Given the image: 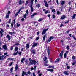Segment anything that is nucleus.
Instances as JSON below:
<instances>
[{
  "instance_id": "2f4dec72",
  "label": "nucleus",
  "mask_w": 76,
  "mask_h": 76,
  "mask_svg": "<svg viewBox=\"0 0 76 76\" xmlns=\"http://www.w3.org/2000/svg\"><path fill=\"white\" fill-rule=\"evenodd\" d=\"M43 60H44V61H45V60H47V58L46 57H44L43 58Z\"/></svg>"
},
{
  "instance_id": "bb28decb",
  "label": "nucleus",
  "mask_w": 76,
  "mask_h": 76,
  "mask_svg": "<svg viewBox=\"0 0 76 76\" xmlns=\"http://www.w3.org/2000/svg\"><path fill=\"white\" fill-rule=\"evenodd\" d=\"M47 52L48 53V55H50V48H49V47H48V48L47 49Z\"/></svg>"
},
{
  "instance_id": "680f3d73",
  "label": "nucleus",
  "mask_w": 76,
  "mask_h": 76,
  "mask_svg": "<svg viewBox=\"0 0 76 76\" xmlns=\"http://www.w3.org/2000/svg\"><path fill=\"white\" fill-rule=\"evenodd\" d=\"M15 20L16 19H15L13 20L14 24H15V23H16V21H15Z\"/></svg>"
},
{
  "instance_id": "49530a36",
  "label": "nucleus",
  "mask_w": 76,
  "mask_h": 76,
  "mask_svg": "<svg viewBox=\"0 0 76 76\" xmlns=\"http://www.w3.org/2000/svg\"><path fill=\"white\" fill-rule=\"evenodd\" d=\"M45 6H46V7H48V4H47V3H45Z\"/></svg>"
},
{
  "instance_id": "a18cd8bd",
  "label": "nucleus",
  "mask_w": 76,
  "mask_h": 76,
  "mask_svg": "<svg viewBox=\"0 0 76 76\" xmlns=\"http://www.w3.org/2000/svg\"><path fill=\"white\" fill-rule=\"evenodd\" d=\"M72 37L73 38H74V39H75V40H76V37H75V36H72Z\"/></svg>"
},
{
  "instance_id": "e433bc0d",
  "label": "nucleus",
  "mask_w": 76,
  "mask_h": 76,
  "mask_svg": "<svg viewBox=\"0 0 76 76\" xmlns=\"http://www.w3.org/2000/svg\"><path fill=\"white\" fill-rule=\"evenodd\" d=\"M31 8V12H33L34 11V9H33V7H30Z\"/></svg>"
},
{
  "instance_id": "a878e982",
  "label": "nucleus",
  "mask_w": 76,
  "mask_h": 76,
  "mask_svg": "<svg viewBox=\"0 0 76 76\" xmlns=\"http://www.w3.org/2000/svg\"><path fill=\"white\" fill-rule=\"evenodd\" d=\"M42 20H43V19H42V18H40L39 20H38V21L39 22H40L41 21H42Z\"/></svg>"
},
{
  "instance_id": "c03bdc74",
  "label": "nucleus",
  "mask_w": 76,
  "mask_h": 76,
  "mask_svg": "<svg viewBox=\"0 0 76 76\" xmlns=\"http://www.w3.org/2000/svg\"><path fill=\"white\" fill-rule=\"evenodd\" d=\"M39 37H37L36 39V41H38V40L39 39Z\"/></svg>"
},
{
  "instance_id": "f03ea898",
  "label": "nucleus",
  "mask_w": 76,
  "mask_h": 76,
  "mask_svg": "<svg viewBox=\"0 0 76 76\" xmlns=\"http://www.w3.org/2000/svg\"><path fill=\"white\" fill-rule=\"evenodd\" d=\"M48 29V28L46 29H44L42 32V35H44L45 33H46V32L47 31Z\"/></svg>"
},
{
  "instance_id": "4d7b16f0",
  "label": "nucleus",
  "mask_w": 76,
  "mask_h": 76,
  "mask_svg": "<svg viewBox=\"0 0 76 76\" xmlns=\"http://www.w3.org/2000/svg\"><path fill=\"white\" fill-rule=\"evenodd\" d=\"M64 58H66V53H65L64 55Z\"/></svg>"
},
{
  "instance_id": "603ef678",
  "label": "nucleus",
  "mask_w": 76,
  "mask_h": 76,
  "mask_svg": "<svg viewBox=\"0 0 76 76\" xmlns=\"http://www.w3.org/2000/svg\"><path fill=\"white\" fill-rule=\"evenodd\" d=\"M13 47H11L10 49V50H11V51H12V50H13Z\"/></svg>"
},
{
  "instance_id": "393cba45",
  "label": "nucleus",
  "mask_w": 76,
  "mask_h": 76,
  "mask_svg": "<svg viewBox=\"0 0 76 76\" xmlns=\"http://www.w3.org/2000/svg\"><path fill=\"white\" fill-rule=\"evenodd\" d=\"M65 3V1H62L61 3V5H62V6H63V4Z\"/></svg>"
},
{
  "instance_id": "4468645a",
  "label": "nucleus",
  "mask_w": 76,
  "mask_h": 76,
  "mask_svg": "<svg viewBox=\"0 0 76 76\" xmlns=\"http://www.w3.org/2000/svg\"><path fill=\"white\" fill-rule=\"evenodd\" d=\"M19 49V48H18V47H16L15 49V51H18V50Z\"/></svg>"
},
{
  "instance_id": "3c124183",
  "label": "nucleus",
  "mask_w": 76,
  "mask_h": 76,
  "mask_svg": "<svg viewBox=\"0 0 76 76\" xmlns=\"http://www.w3.org/2000/svg\"><path fill=\"white\" fill-rule=\"evenodd\" d=\"M15 45H20V44L19 43H16L15 44Z\"/></svg>"
},
{
  "instance_id": "20e7f679",
  "label": "nucleus",
  "mask_w": 76,
  "mask_h": 76,
  "mask_svg": "<svg viewBox=\"0 0 76 76\" xmlns=\"http://www.w3.org/2000/svg\"><path fill=\"white\" fill-rule=\"evenodd\" d=\"M69 71H64L63 72L64 74L65 75H69V72H68Z\"/></svg>"
},
{
  "instance_id": "f704fd0d",
  "label": "nucleus",
  "mask_w": 76,
  "mask_h": 76,
  "mask_svg": "<svg viewBox=\"0 0 76 76\" xmlns=\"http://www.w3.org/2000/svg\"><path fill=\"white\" fill-rule=\"evenodd\" d=\"M18 51H17L16 53H14L13 55H14V56H16V55H17V54H18Z\"/></svg>"
},
{
  "instance_id": "dca6fc26",
  "label": "nucleus",
  "mask_w": 76,
  "mask_h": 76,
  "mask_svg": "<svg viewBox=\"0 0 76 76\" xmlns=\"http://www.w3.org/2000/svg\"><path fill=\"white\" fill-rule=\"evenodd\" d=\"M35 15H37V13H35L33 14V15H32L31 17L32 18H33L34 17V16H35Z\"/></svg>"
},
{
  "instance_id": "774afa93",
  "label": "nucleus",
  "mask_w": 76,
  "mask_h": 76,
  "mask_svg": "<svg viewBox=\"0 0 76 76\" xmlns=\"http://www.w3.org/2000/svg\"><path fill=\"white\" fill-rule=\"evenodd\" d=\"M63 24H61L60 25V27H62V26H63Z\"/></svg>"
},
{
  "instance_id": "79ce46f5",
  "label": "nucleus",
  "mask_w": 76,
  "mask_h": 76,
  "mask_svg": "<svg viewBox=\"0 0 76 76\" xmlns=\"http://www.w3.org/2000/svg\"><path fill=\"white\" fill-rule=\"evenodd\" d=\"M23 61H24V58H22L21 61V63H23Z\"/></svg>"
},
{
  "instance_id": "6e6552de",
  "label": "nucleus",
  "mask_w": 76,
  "mask_h": 76,
  "mask_svg": "<svg viewBox=\"0 0 76 76\" xmlns=\"http://www.w3.org/2000/svg\"><path fill=\"white\" fill-rule=\"evenodd\" d=\"M7 37L8 38L9 41H10L11 39L10 38V36L9 35H7Z\"/></svg>"
},
{
  "instance_id": "8fccbe9b",
  "label": "nucleus",
  "mask_w": 76,
  "mask_h": 76,
  "mask_svg": "<svg viewBox=\"0 0 76 76\" xmlns=\"http://www.w3.org/2000/svg\"><path fill=\"white\" fill-rule=\"evenodd\" d=\"M28 1H26V4H25V5L26 6V5H27L28 4Z\"/></svg>"
},
{
  "instance_id": "864d4df0",
  "label": "nucleus",
  "mask_w": 76,
  "mask_h": 76,
  "mask_svg": "<svg viewBox=\"0 0 76 76\" xmlns=\"http://www.w3.org/2000/svg\"><path fill=\"white\" fill-rule=\"evenodd\" d=\"M71 2V1H69L68 2V4L69 5H70V4H72V3Z\"/></svg>"
},
{
  "instance_id": "412c9836",
  "label": "nucleus",
  "mask_w": 76,
  "mask_h": 76,
  "mask_svg": "<svg viewBox=\"0 0 76 76\" xmlns=\"http://www.w3.org/2000/svg\"><path fill=\"white\" fill-rule=\"evenodd\" d=\"M27 48H29V45L28 44H27L26 45Z\"/></svg>"
},
{
  "instance_id": "6e6d98bb",
  "label": "nucleus",
  "mask_w": 76,
  "mask_h": 76,
  "mask_svg": "<svg viewBox=\"0 0 76 76\" xmlns=\"http://www.w3.org/2000/svg\"><path fill=\"white\" fill-rule=\"evenodd\" d=\"M1 30V32H2V33H3V32H4V31H3V29L1 28H0Z\"/></svg>"
},
{
  "instance_id": "e2e57ef3",
  "label": "nucleus",
  "mask_w": 76,
  "mask_h": 76,
  "mask_svg": "<svg viewBox=\"0 0 76 76\" xmlns=\"http://www.w3.org/2000/svg\"><path fill=\"white\" fill-rule=\"evenodd\" d=\"M69 21H66L65 22V24L67 23H69Z\"/></svg>"
},
{
  "instance_id": "0e129e2a",
  "label": "nucleus",
  "mask_w": 76,
  "mask_h": 76,
  "mask_svg": "<svg viewBox=\"0 0 76 76\" xmlns=\"http://www.w3.org/2000/svg\"><path fill=\"white\" fill-rule=\"evenodd\" d=\"M21 20L22 21H24V20H25V19H24L23 18H22L21 19Z\"/></svg>"
},
{
  "instance_id": "58836bf2",
  "label": "nucleus",
  "mask_w": 76,
  "mask_h": 76,
  "mask_svg": "<svg viewBox=\"0 0 76 76\" xmlns=\"http://www.w3.org/2000/svg\"><path fill=\"white\" fill-rule=\"evenodd\" d=\"M13 61H12L11 62H10V64L9 65L10 66H12V64H13Z\"/></svg>"
},
{
  "instance_id": "cd10ccee",
  "label": "nucleus",
  "mask_w": 76,
  "mask_h": 76,
  "mask_svg": "<svg viewBox=\"0 0 76 76\" xmlns=\"http://www.w3.org/2000/svg\"><path fill=\"white\" fill-rule=\"evenodd\" d=\"M9 17V15H6V18H7V19H8V18Z\"/></svg>"
},
{
  "instance_id": "1a4fd4ad",
  "label": "nucleus",
  "mask_w": 76,
  "mask_h": 76,
  "mask_svg": "<svg viewBox=\"0 0 76 76\" xmlns=\"http://www.w3.org/2000/svg\"><path fill=\"white\" fill-rule=\"evenodd\" d=\"M19 4L20 5H21V4H22V3H24V1H22V0H20L19 1Z\"/></svg>"
},
{
  "instance_id": "7c9ffc66",
  "label": "nucleus",
  "mask_w": 76,
  "mask_h": 76,
  "mask_svg": "<svg viewBox=\"0 0 76 76\" xmlns=\"http://www.w3.org/2000/svg\"><path fill=\"white\" fill-rule=\"evenodd\" d=\"M54 66H49V68H52V69H54Z\"/></svg>"
},
{
  "instance_id": "f8f14e48",
  "label": "nucleus",
  "mask_w": 76,
  "mask_h": 76,
  "mask_svg": "<svg viewBox=\"0 0 76 76\" xmlns=\"http://www.w3.org/2000/svg\"><path fill=\"white\" fill-rule=\"evenodd\" d=\"M44 13L45 14H47V13H50V12L48 10H46L44 12Z\"/></svg>"
},
{
  "instance_id": "5fc2aeb1",
  "label": "nucleus",
  "mask_w": 76,
  "mask_h": 76,
  "mask_svg": "<svg viewBox=\"0 0 76 76\" xmlns=\"http://www.w3.org/2000/svg\"><path fill=\"white\" fill-rule=\"evenodd\" d=\"M52 12H53V13H54V12H55V9H53L52 10Z\"/></svg>"
},
{
  "instance_id": "c85d7f7f",
  "label": "nucleus",
  "mask_w": 76,
  "mask_h": 76,
  "mask_svg": "<svg viewBox=\"0 0 76 76\" xmlns=\"http://www.w3.org/2000/svg\"><path fill=\"white\" fill-rule=\"evenodd\" d=\"M27 16V14L26 13L24 15H23L24 18H26Z\"/></svg>"
},
{
  "instance_id": "f257e3e1",
  "label": "nucleus",
  "mask_w": 76,
  "mask_h": 76,
  "mask_svg": "<svg viewBox=\"0 0 76 76\" xmlns=\"http://www.w3.org/2000/svg\"><path fill=\"white\" fill-rule=\"evenodd\" d=\"M30 61V65H32V64H34V65H35L36 64H37V65H38V61H37V62H36V61L35 60H32L31 59H29Z\"/></svg>"
},
{
  "instance_id": "72a5a7b5",
  "label": "nucleus",
  "mask_w": 76,
  "mask_h": 76,
  "mask_svg": "<svg viewBox=\"0 0 76 76\" xmlns=\"http://www.w3.org/2000/svg\"><path fill=\"white\" fill-rule=\"evenodd\" d=\"M75 58H76V57H75L74 56H73L72 57V59H73V60H75Z\"/></svg>"
},
{
  "instance_id": "aec40b11",
  "label": "nucleus",
  "mask_w": 76,
  "mask_h": 76,
  "mask_svg": "<svg viewBox=\"0 0 76 76\" xmlns=\"http://www.w3.org/2000/svg\"><path fill=\"white\" fill-rule=\"evenodd\" d=\"M18 66L17 64L16 65L15 68V71H16L17 70H18Z\"/></svg>"
},
{
  "instance_id": "de8ad7c7",
  "label": "nucleus",
  "mask_w": 76,
  "mask_h": 76,
  "mask_svg": "<svg viewBox=\"0 0 76 76\" xmlns=\"http://www.w3.org/2000/svg\"><path fill=\"white\" fill-rule=\"evenodd\" d=\"M55 17H56L55 16V15H52V18H53V19H54V18H55Z\"/></svg>"
},
{
  "instance_id": "ddd939ff",
  "label": "nucleus",
  "mask_w": 76,
  "mask_h": 76,
  "mask_svg": "<svg viewBox=\"0 0 76 76\" xmlns=\"http://www.w3.org/2000/svg\"><path fill=\"white\" fill-rule=\"evenodd\" d=\"M24 75H28V74H26L25 72L23 71L22 73V76H24Z\"/></svg>"
},
{
  "instance_id": "bf43d9fd",
  "label": "nucleus",
  "mask_w": 76,
  "mask_h": 76,
  "mask_svg": "<svg viewBox=\"0 0 76 76\" xmlns=\"http://www.w3.org/2000/svg\"><path fill=\"white\" fill-rule=\"evenodd\" d=\"M18 13L17 12V13H16L15 15V16L16 17V16H18Z\"/></svg>"
},
{
  "instance_id": "0eeeda50",
  "label": "nucleus",
  "mask_w": 76,
  "mask_h": 76,
  "mask_svg": "<svg viewBox=\"0 0 76 76\" xmlns=\"http://www.w3.org/2000/svg\"><path fill=\"white\" fill-rule=\"evenodd\" d=\"M31 3L30 7H32V5H33V3H34V0H31Z\"/></svg>"
},
{
  "instance_id": "423d86ee",
  "label": "nucleus",
  "mask_w": 76,
  "mask_h": 76,
  "mask_svg": "<svg viewBox=\"0 0 76 76\" xmlns=\"http://www.w3.org/2000/svg\"><path fill=\"white\" fill-rule=\"evenodd\" d=\"M63 51H61V53L59 55V56L61 58H62L63 57Z\"/></svg>"
},
{
  "instance_id": "4be33fe9",
  "label": "nucleus",
  "mask_w": 76,
  "mask_h": 76,
  "mask_svg": "<svg viewBox=\"0 0 76 76\" xmlns=\"http://www.w3.org/2000/svg\"><path fill=\"white\" fill-rule=\"evenodd\" d=\"M76 14H74L72 17V19H75V16H76Z\"/></svg>"
},
{
  "instance_id": "2eb2a0df",
  "label": "nucleus",
  "mask_w": 76,
  "mask_h": 76,
  "mask_svg": "<svg viewBox=\"0 0 76 76\" xmlns=\"http://www.w3.org/2000/svg\"><path fill=\"white\" fill-rule=\"evenodd\" d=\"M8 60H12V61H13L15 59L14 58H9L7 59Z\"/></svg>"
},
{
  "instance_id": "473e14b6",
  "label": "nucleus",
  "mask_w": 76,
  "mask_h": 76,
  "mask_svg": "<svg viewBox=\"0 0 76 76\" xmlns=\"http://www.w3.org/2000/svg\"><path fill=\"white\" fill-rule=\"evenodd\" d=\"M22 8H21L19 10L18 12V13H20V11H21V10H22Z\"/></svg>"
},
{
  "instance_id": "69168bd1",
  "label": "nucleus",
  "mask_w": 76,
  "mask_h": 76,
  "mask_svg": "<svg viewBox=\"0 0 76 76\" xmlns=\"http://www.w3.org/2000/svg\"><path fill=\"white\" fill-rule=\"evenodd\" d=\"M57 14H58V15H60V11H58L57 12Z\"/></svg>"
},
{
  "instance_id": "09e8293b",
  "label": "nucleus",
  "mask_w": 76,
  "mask_h": 76,
  "mask_svg": "<svg viewBox=\"0 0 76 76\" xmlns=\"http://www.w3.org/2000/svg\"><path fill=\"white\" fill-rule=\"evenodd\" d=\"M66 48L67 50H70V48H69V46H67Z\"/></svg>"
},
{
  "instance_id": "a19ab883",
  "label": "nucleus",
  "mask_w": 76,
  "mask_h": 76,
  "mask_svg": "<svg viewBox=\"0 0 76 76\" xmlns=\"http://www.w3.org/2000/svg\"><path fill=\"white\" fill-rule=\"evenodd\" d=\"M53 38H54V37L52 36L50 37L49 39L51 40V39H53Z\"/></svg>"
},
{
  "instance_id": "5701e85b",
  "label": "nucleus",
  "mask_w": 76,
  "mask_h": 76,
  "mask_svg": "<svg viewBox=\"0 0 76 76\" xmlns=\"http://www.w3.org/2000/svg\"><path fill=\"white\" fill-rule=\"evenodd\" d=\"M59 61H60V58H58L55 61V63H57V62H58Z\"/></svg>"
},
{
  "instance_id": "4c0bfd02",
  "label": "nucleus",
  "mask_w": 76,
  "mask_h": 76,
  "mask_svg": "<svg viewBox=\"0 0 76 76\" xmlns=\"http://www.w3.org/2000/svg\"><path fill=\"white\" fill-rule=\"evenodd\" d=\"M13 67H12L10 69V71H11V73H12L13 71Z\"/></svg>"
},
{
  "instance_id": "9d476101",
  "label": "nucleus",
  "mask_w": 76,
  "mask_h": 76,
  "mask_svg": "<svg viewBox=\"0 0 76 76\" xmlns=\"http://www.w3.org/2000/svg\"><path fill=\"white\" fill-rule=\"evenodd\" d=\"M2 47L4 49V50H7V46H6V45H3L2 46Z\"/></svg>"
},
{
  "instance_id": "39448f33",
  "label": "nucleus",
  "mask_w": 76,
  "mask_h": 76,
  "mask_svg": "<svg viewBox=\"0 0 76 76\" xmlns=\"http://www.w3.org/2000/svg\"><path fill=\"white\" fill-rule=\"evenodd\" d=\"M31 53H32L34 55L35 54H36V51L34 50H31Z\"/></svg>"
},
{
  "instance_id": "7ed1b4c3",
  "label": "nucleus",
  "mask_w": 76,
  "mask_h": 76,
  "mask_svg": "<svg viewBox=\"0 0 76 76\" xmlns=\"http://www.w3.org/2000/svg\"><path fill=\"white\" fill-rule=\"evenodd\" d=\"M6 57V56L4 57V55H3L1 56H0V61L2 60H4Z\"/></svg>"
},
{
  "instance_id": "c9c22d12",
  "label": "nucleus",
  "mask_w": 76,
  "mask_h": 76,
  "mask_svg": "<svg viewBox=\"0 0 76 76\" xmlns=\"http://www.w3.org/2000/svg\"><path fill=\"white\" fill-rule=\"evenodd\" d=\"M36 7H40V4H37L36 5Z\"/></svg>"
},
{
  "instance_id": "b1692460",
  "label": "nucleus",
  "mask_w": 76,
  "mask_h": 76,
  "mask_svg": "<svg viewBox=\"0 0 76 76\" xmlns=\"http://www.w3.org/2000/svg\"><path fill=\"white\" fill-rule=\"evenodd\" d=\"M0 34H1V38L3 37V32H2L1 31H0Z\"/></svg>"
},
{
  "instance_id": "37998d69",
  "label": "nucleus",
  "mask_w": 76,
  "mask_h": 76,
  "mask_svg": "<svg viewBox=\"0 0 76 76\" xmlns=\"http://www.w3.org/2000/svg\"><path fill=\"white\" fill-rule=\"evenodd\" d=\"M20 24H18V23H17V27H19V26H20Z\"/></svg>"
},
{
  "instance_id": "ea45409f",
  "label": "nucleus",
  "mask_w": 76,
  "mask_h": 76,
  "mask_svg": "<svg viewBox=\"0 0 76 76\" xmlns=\"http://www.w3.org/2000/svg\"><path fill=\"white\" fill-rule=\"evenodd\" d=\"M28 61L27 60H26L25 62V63L26 64V65H27L28 64Z\"/></svg>"
},
{
  "instance_id": "6ab92c4d",
  "label": "nucleus",
  "mask_w": 76,
  "mask_h": 76,
  "mask_svg": "<svg viewBox=\"0 0 76 76\" xmlns=\"http://www.w3.org/2000/svg\"><path fill=\"white\" fill-rule=\"evenodd\" d=\"M66 18V16L65 15H63L61 18V19H64Z\"/></svg>"
},
{
  "instance_id": "c756f323",
  "label": "nucleus",
  "mask_w": 76,
  "mask_h": 76,
  "mask_svg": "<svg viewBox=\"0 0 76 76\" xmlns=\"http://www.w3.org/2000/svg\"><path fill=\"white\" fill-rule=\"evenodd\" d=\"M48 71H50V72L53 71V69H48Z\"/></svg>"
},
{
  "instance_id": "9b49d317",
  "label": "nucleus",
  "mask_w": 76,
  "mask_h": 76,
  "mask_svg": "<svg viewBox=\"0 0 76 76\" xmlns=\"http://www.w3.org/2000/svg\"><path fill=\"white\" fill-rule=\"evenodd\" d=\"M38 45V43H35L34 42L33 43V45L32 46V47H35V46H37Z\"/></svg>"
},
{
  "instance_id": "338daca9",
  "label": "nucleus",
  "mask_w": 76,
  "mask_h": 76,
  "mask_svg": "<svg viewBox=\"0 0 76 76\" xmlns=\"http://www.w3.org/2000/svg\"><path fill=\"white\" fill-rule=\"evenodd\" d=\"M33 76H35V73L34 72L33 73Z\"/></svg>"
},
{
  "instance_id": "13d9d810",
  "label": "nucleus",
  "mask_w": 76,
  "mask_h": 76,
  "mask_svg": "<svg viewBox=\"0 0 76 76\" xmlns=\"http://www.w3.org/2000/svg\"><path fill=\"white\" fill-rule=\"evenodd\" d=\"M71 7H69V8L68 9V11L69 12H70V10H71Z\"/></svg>"
},
{
  "instance_id": "052dcab7",
  "label": "nucleus",
  "mask_w": 76,
  "mask_h": 76,
  "mask_svg": "<svg viewBox=\"0 0 76 76\" xmlns=\"http://www.w3.org/2000/svg\"><path fill=\"white\" fill-rule=\"evenodd\" d=\"M76 62L73 63L72 64V65H75V64H76Z\"/></svg>"
},
{
  "instance_id": "f3484780",
  "label": "nucleus",
  "mask_w": 76,
  "mask_h": 76,
  "mask_svg": "<svg viewBox=\"0 0 76 76\" xmlns=\"http://www.w3.org/2000/svg\"><path fill=\"white\" fill-rule=\"evenodd\" d=\"M46 36H47V34H45L43 38V41H45Z\"/></svg>"
},
{
  "instance_id": "a211bd4d",
  "label": "nucleus",
  "mask_w": 76,
  "mask_h": 76,
  "mask_svg": "<svg viewBox=\"0 0 76 76\" xmlns=\"http://www.w3.org/2000/svg\"><path fill=\"white\" fill-rule=\"evenodd\" d=\"M9 33L11 35H14L15 34V32H9Z\"/></svg>"
}]
</instances>
